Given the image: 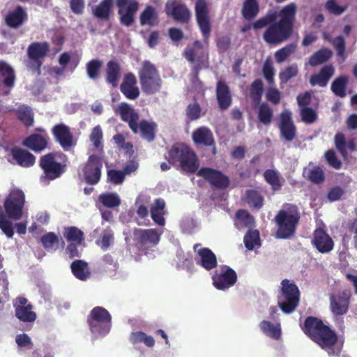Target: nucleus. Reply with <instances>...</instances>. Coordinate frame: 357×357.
Here are the masks:
<instances>
[{
    "label": "nucleus",
    "instance_id": "obj_37",
    "mask_svg": "<svg viewBox=\"0 0 357 357\" xmlns=\"http://www.w3.org/2000/svg\"><path fill=\"white\" fill-rule=\"evenodd\" d=\"M139 22L142 26H153L157 25L159 20L155 9L152 6H146L140 14Z\"/></svg>",
    "mask_w": 357,
    "mask_h": 357
},
{
    "label": "nucleus",
    "instance_id": "obj_27",
    "mask_svg": "<svg viewBox=\"0 0 357 357\" xmlns=\"http://www.w3.org/2000/svg\"><path fill=\"white\" fill-rule=\"evenodd\" d=\"M216 98L221 110L227 109L232 102V97L229 86L224 81H218L216 86Z\"/></svg>",
    "mask_w": 357,
    "mask_h": 357
},
{
    "label": "nucleus",
    "instance_id": "obj_43",
    "mask_svg": "<svg viewBox=\"0 0 357 357\" xmlns=\"http://www.w3.org/2000/svg\"><path fill=\"white\" fill-rule=\"evenodd\" d=\"M332 56V52L328 48H321L315 52L309 59L311 66H317L326 62Z\"/></svg>",
    "mask_w": 357,
    "mask_h": 357
},
{
    "label": "nucleus",
    "instance_id": "obj_44",
    "mask_svg": "<svg viewBox=\"0 0 357 357\" xmlns=\"http://www.w3.org/2000/svg\"><path fill=\"white\" fill-rule=\"evenodd\" d=\"M347 83L348 77L347 76H340L332 82L331 89L335 96L344 98L347 96Z\"/></svg>",
    "mask_w": 357,
    "mask_h": 357
},
{
    "label": "nucleus",
    "instance_id": "obj_52",
    "mask_svg": "<svg viewBox=\"0 0 357 357\" xmlns=\"http://www.w3.org/2000/svg\"><path fill=\"white\" fill-rule=\"evenodd\" d=\"M102 62L99 59H92L86 63V73L91 79H96L100 75Z\"/></svg>",
    "mask_w": 357,
    "mask_h": 357
},
{
    "label": "nucleus",
    "instance_id": "obj_58",
    "mask_svg": "<svg viewBox=\"0 0 357 357\" xmlns=\"http://www.w3.org/2000/svg\"><path fill=\"white\" fill-rule=\"evenodd\" d=\"M90 141L97 149H102V131L100 126L94 127L90 134Z\"/></svg>",
    "mask_w": 357,
    "mask_h": 357
},
{
    "label": "nucleus",
    "instance_id": "obj_64",
    "mask_svg": "<svg viewBox=\"0 0 357 357\" xmlns=\"http://www.w3.org/2000/svg\"><path fill=\"white\" fill-rule=\"evenodd\" d=\"M335 144L337 151L343 155H347V142L344 135L342 132H338L335 136Z\"/></svg>",
    "mask_w": 357,
    "mask_h": 357
},
{
    "label": "nucleus",
    "instance_id": "obj_54",
    "mask_svg": "<svg viewBox=\"0 0 357 357\" xmlns=\"http://www.w3.org/2000/svg\"><path fill=\"white\" fill-rule=\"evenodd\" d=\"M201 107L197 102L189 104L185 109L187 122L190 123L199 119L201 117Z\"/></svg>",
    "mask_w": 357,
    "mask_h": 357
},
{
    "label": "nucleus",
    "instance_id": "obj_50",
    "mask_svg": "<svg viewBox=\"0 0 357 357\" xmlns=\"http://www.w3.org/2000/svg\"><path fill=\"white\" fill-rule=\"evenodd\" d=\"M265 181L271 186L274 191L279 190L282 187L278 173L273 169H266L264 173Z\"/></svg>",
    "mask_w": 357,
    "mask_h": 357
},
{
    "label": "nucleus",
    "instance_id": "obj_2",
    "mask_svg": "<svg viewBox=\"0 0 357 357\" xmlns=\"http://www.w3.org/2000/svg\"><path fill=\"white\" fill-rule=\"evenodd\" d=\"M296 11L297 6L294 3L284 6L278 13L279 20L268 26L264 32V40L273 45H278L288 40L293 33Z\"/></svg>",
    "mask_w": 357,
    "mask_h": 357
},
{
    "label": "nucleus",
    "instance_id": "obj_51",
    "mask_svg": "<svg viewBox=\"0 0 357 357\" xmlns=\"http://www.w3.org/2000/svg\"><path fill=\"white\" fill-rule=\"evenodd\" d=\"M100 202L107 208H115L121 204V199L116 193H104L99 196Z\"/></svg>",
    "mask_w": 357,
    "mask_h": 357
},
{
    "label": "nucleus",
    "instance_id": "obj_57",
    "mask_svg": "<svg viewBox=\"0 0 357 357\" xmlns=\"http://www.w3.org/2000/svg\"><path fill=\"white\" fill-rule=\"evenodd\" d=\"M295 45L289 44L278 50L275 53V59L278 63H282L287 59L291 53L294 52Z\"/></svg>",
    "mask_w": 357,
    "mask_h": 357
},
{
    "label": "nucleus",
    "instance_id": "obj_46",
    "mask_svg": "<svg viewBox=\"0 0 357 357\" xmlns=\"http://www.w3.org/2000/svg\"><path fill=\"white\" fill-rule=\"evenodd\" d=\"M17 119L26 127L33 124V114L28 106H22L16 110Z\"/></svg>",
    "mask_w": 357,
    "mask_h": 357
},
{
    "label": "nucleus",
    "instance_id": "obj_36",
    "mask_svg": "<svg viewBox=\"0 0 357 357\" xmlns=\"http://www.w3.org/2000/svg\"><path fill=\"white\" fill-rule=\"evenodd\" d=\"M15 313L16 317L22 322L33 323L37 318L36 313L33 311L31 304H29L27 306H15Z\"/></svg>",
    "mask_w": 357,
    "mask_h": 357
},
{
    "label": "nucleus",
    "instance_id": "obj_11",
    "mask_svg": "<svg viewBox=\"0 0 357 357\" xmlns=\"http://www.w3.org/2000/svg\"><path fill=\"white\" fill-rule=\"evenodd\" d=\"M102 168V157L91 155L82 167L84 181L89 185H96L100 180Z\"/></svg>",
    "mask_w": 357,
    "mask_h": 357
},
{
    "label": "nucleus",
    "instance_id": "obj_63",
    "mask_svg": "<svg viewBox=\"0 0 357 357\" xmlns=\"http://www.w3.org/2000/svg\"><path fill=\"white\" fill-rule=\"evenodd\" d=\"M125 174L123 171L110 169L107 171V180L113 184L118 185L123 182Z\"/></svg>",
    "mask_w": 357,
    "mask_h": 357
},
{
    "label": "nucleus",
    "instance_id": "obj_29",
    "mask_svg": "<svg viewBox=\"0 0 357 357\" xmlns=\"http://www.w3.org/2000/svg\"><path fill=\"white\" fill-rule=\"evenodd\" d=\"M199 260L197 264L202 266L205 270L211 271L218 266V261L215 255L208 248H203L197 251Z\"/></svg>",
    "mask_w": 357,
    "mask_h": 357
},
{
    "label": "nucleus",
    "instance_id": "obj_25",
    "mask_svg": "<svg viewBox=\"0 0 357 357\" xmlns=\"http://www.w3.org/2000/svg\"><path fill=\"white\" fill-rule=\"evenodd\" d=\"M49 141L48 134L40 135L38 133H33L23 140L22 145L36 153H40L47 148Z\"/></svg>",
    "mask_w": 357,
    "mask_h": 357
},
{
    "label": "nucleus",
    "instance_id": "obj_8",
    "mask_svg": "<svg viewBox=\"0 0 357 357\" xmlns=\"http://www.w3.org/2000/svg\"><path fill=\"white\" fill-rule=\"evenodd\" d=\"M161 233L155 229H142L134 228L132 239L136 247L141 251L147 254L153 247L156 246L160 240Z\"/></svg>",
    "mask_w": 357,
    "mask_h": 357
},
{
    "label": "nucleus",
    "instance_id": "obj_55",
    "mask_svg": "<svg viewBox=\"0 0 357 357\" xmlns=\"http://www.w3.org/2000/svg\"><path fill=\"white\" fill-rule=\"evenodd\" d=\"M330 43L335 48L338 56L345 59L346 42L343 36H338L330 40Z\"/></svg>",
    "mask_w": 357,
    "mask_h": 357
},
{
    "label": "nucleus",
    "instance_id": "obj_28",
    "mask_svg": "<svg viewBox=\"0 0 357 357\" xmlns=\"http://www.w3.org/2000/svg\"><path fill=\"white\" fill-rule=\"evenodd\" d=\"M334 74V68L332 65H326L321 68L317 74H313L310 78V83L312 86L318 85L325 87L328 81Z\"/></svg>",
    "mask_w": 357,
    "mask_h": 357
},
{
    "label": "nucleus",
    "instance_id": "obj_33",
    "mask_svg": "<svg viewBox=\"0 0 357 357\" xmlns=\"http://www.w3.org/2000/svg\"><path fill=\"white\" fill-rule=\"evenodd\" d=\"M113 0H102L92 9L93 15L98 19L108 20L112 13Z\"/></svg>",
    "mask_w": 357,
    "mask_h": 357
},
{
    "label": "nucleus",
    "instance_id": "obj_17",
    "mask_svg": "<svg viewBox=\"0 0 357 357\" xmlns=\"http://www.w3.org/2000/svg\"><path fill=\"white\" fill-rule=\"evenodd\" d=\"M51 131L54 140L64 151H68L76 146L77 141L74 139L70 128L66 124L57 123L52 127Z\"/></svg>",
    "mask_w": 357,
    "mask_h": 357
},
{
    "label": "nucleus",
    "instance_id": "obj_21",
    "mask_svg": "<svg viewBox=\"0 0 357 357\" xmlns=\"http://www.w3.org/2000/svg\"><path fill=\"white\" fill-rule=\"evenodd\" d=\"M116 113L120 116L123 121L128 123L130 130H136L139 114L130 105L126 102H121L118 105Z\"/></svg>",
    "mask_w": 357,
    "mask_h": 357
},
{
    "label": "nucleus",
    "instance_id": "obj_10",
    "mask_svg": "<svg viewBox=\"0 0 357 357\" xmlns=\"http://www.w3.org/2000/svg\"><path fill=\"white\" fill-rule=\"evenodd\" d=\"M183 55L192 65V70L195 73H199L205 64V50L203 44L199 40H195L192 45H188Z\"/></svg>",
    "mask_w": 357,
    "mask_h": 357
},
{
    "label": "nucleus",
    "instance_id": "obj_41",
    "mask_svg": "<svg viewBox=\"0 0 357 357\" xmlns=\"http://www.w3.org/2000/svg\"><path fill=\"white\" fill-rule=\"evenodd\" d=\"M63 236L70 243H82L84 240V232L75 226L65 227Z\"/></svg>",
    "mask_w": 357,
    "mask_h": 357
},
{
    "label": "nucleus",
    "instance_id": "obj_35",
    "mask_svg": "<svg viewBox=\"0 0 357 357\" xmlns=\"http://www.w3.org/2000/svg\"><path fill=\"white\" fill-rule=\"evenodd\" d=\"M71 271L75 277L80 280H86L91 275L88 264L83 260H75L70 265Z\"/></svg>",
    "mask_w": 357,
    "mask_h": 357
},
{
    "label": "nucleus",
    "instance_id": "obj_34",
    "mask_svg": "<svg viewBox=\"0 0 357 357\" xmlns=\"http://www.w3.org/2000/svg\"><path fill=\"white\" fill-rule=\"evenodd\" d=\"M165 202L162 199H157L151 206L150 212L152 220L159 226H164L165 220L164 218V208Z\"/></svg>",
    "mask_w": 357,
    "mask_h": 357
},
{
    "label": "nucleus",
    "instance_id": "obj_53",
    "mask_svg": "<svg viewBox=\"0 0 357 357\" xmlns=\"http://www.w3.org/2000/svg\"><path fill=\"white\" fill-rule=\"evenodd\" d=\"M259 232L258 230H249L244 236L243 242L245 248L252 250L255 245H259Z\"/></svg>",
    "mask_w": 357,
    "mask_h": 357
},
{
    "label": "nucleus",
    "instance_id": "obj_15",
    "mask_svg": "<svg viewBox=\"0 0 357 357\" xmlns=\"http://www.w3.org/2000/svg\"><path fill=\"white\" fill-rule=\"evenodd\" d=\"M197 175L202 177L211 186L218 189H225L229 187L230 183V180L227 175L213 168L202 167L197 172Z\"/></svg>",
    "mask_w": 357,
    "mask_h": 357
},
{
    "label": "nucleus",
    "instance_id": "obj_48",
    "mask_svg": "<svg viewBox=\"0 0 357 357\" xmlns=\"http://www.w3.org/2000/svg\"><path fill=\"white\" fill-rule=\"evenodd\" d=\"M261 331L268 337L278 340L281 336V330L279 326L274 325L268 321H262L259 324Z\"/></svg>",
    "mask_w": 357,
    "mask_h": 357
},
{
    "label": "nucleus",
    "instance_id": "obj_19",
    "mask_svg": "<svg viewBox=\"0 0 357 357\" xmlns=\"http://www.w3.org/2000/svg\"><path fill=\"white\" fill-rule=\"evenodd\" d=\"M311 243L314 248L322 254L330 252L334 248L333 240L321 227L314 231Z\"/></svg>",
    "mask_w": 357,
    "mask_h": 357
},
{
    "label": "nucleus",
    "instance_id": "obj_13",
    "mask_svg": "<svg viewBox=\"0 0 357 357\" xmlns=\"http://www.w3.org/2000/svg\"><path fill=\"white\" fill-rule=\"evenodd\" d=\"M351 296V291L348 289L330 296V310L335 318L342 317L348 313Z\"/></svg>",
    "mask_w": 357,
    "mask_h": 357
},
{
    "label": "nucleus",
    "instance_id": "obj_60",
    "mask_svg": "<svg viewBox=\"0 0 357 357\" xmlns=\"http://www.w3.org/2000/svg\"><path fill=\"white\" fill-rule=\"evenodd\" d=\"M298 67L296 64L287 66L283 71L280 73L279 77L282 83H287L298 74Z\"/></svg>",
    "mask_w": 357,
    "mask_h": 357
},
{
    "label": "nucleus",
    "instance_id": "obj_38",
    "mask_svg": "<svg viewBox=\"0 0 357 357\" xmlns=\"http://www.w3.org/2000/svg\"><path fill=\"white\" fill-rule=\"evenodd\" d=\"M0 76L3 77V84L7 88H12L15 81L13 68L6 62L0 61Z\"/></svg>",
    "mask_w": 357,
    "mask_h": 357
},
{
    "label": "nucleus",
    "instance_id": "obj_23",
    "mask_svg": "<svg viewBox=\"0 0 357 357\" xmlns=\"http://www.w3.org/2000/svg\"><path fill=\"white\" fill-rule=\"evenodd\" d=\"M194 143L205 146H213V154L216 153L215 142L212 131L206 126H201L195 129L192 134Z\"/></svg>",
    "mask_w": 357,
    "mask_h": 357
},
{
    "label": "nucleus",
    "instance_id": "obj_61",
    "mask_svg": "<svg viewBox=\"0 0 357 357\" xmlns=\"http://www.w3.org/2000/svg\"><path fill=\"white\" fill-rule=\"evenodd\" d=\"M324 171L319 167H314L309 170L308 179L316 184H319L324 181Z\"/></svg>",
    "mask_w": 357,
    "mask_h": 357
},
{
    "label": "nucleus",
    "instance_id": "obj_39",
    "mask_svg": "<svg viewBox=\"0 0 357 357\" xmlns=\"http://www.w3.org/2000/svg\"><path fill=\"white\" fill-rule=\"evenodd\" d=\"M250 98L252 105L260 104L264 93V84L260 79H256L249 87Z\"/></svg>",
    "mask_w": 357,
    "mask_h": 357
},
{
    "label": "nucleus",
    "instance_id": "obj_7",
    "mask_svg": "<svg viewBox=\"0 0 357 357\" xmlns=\"http://www.w3.org/2000/svg\"><path fill=\"white\" fill-rule=\"evenodd\" d=\"M281 284V298L278 305L284 313L291 314L299 304L300 291L297 285L287 279L282 280Z\"/></svg>",
    "mask_w": 357,
    "mask_h": 357
},
{
    "label": "nucleus",
    "instance_id": "obj_45",
    "mask_svg": "<svg viewBox=\"0 0 357 357\" xmlns=\"http://www.w3.org/2000/svg\"><path fill=\"white\" fill-rule=\"evenodd\" d=\"M129 340L132 344L144 343L148 347H153L155 345L154 338L142 331L131 333Z\"/></svg>",
    "mask_w": 357,
    "mask_h": 357
},
{
    "label": "nucleus",
    "instance_id": "obj_20",
    "mask_svg": "<svg viewBox=\"0 0 357 357\" xmlns=\"http://www.w3.org/2000/svg\"><path fill=\"white\" fill-rule=\"evenodd\" d=\"M279 128L280 135L285 141L291 142L296 137L297 130L289 111L285 110L280 114Z\"/></svg>",
    "mask_w": 357,
    "mask_h": 357
},
{
    "label": "nucleus",
    "instance_id": "obj_14",
    "mask_svg": "<svg viewBox=\"0 0 357 357\" xmlns=\"http://www.w3.org/2000/svg\"><path fill=\"white\" fill-rule=\"evenodd\" d=\"M121 24L130 26L135 22L139 4L136 0H116Z\"/></svg>",
    "mask_w": 357,
    "mask_h": 357
},
{
    "label": "nucleus",
    "instance_id": "obj_47",
    "mask_svg": "<svg viewBox=\"0 0 357 357\" xmlns=\"http://www.w3.org/2000/svg\"><path fill=\"white\" fill-rule=\"evenodd\" d=\"M238 228L251 227L255 223L254 217L246 210L239 209L236 213Z\"/></svg>",
    "mask_w": 357,
    "mask_h": 357
},
{
    "label": "nucleus",
    "instance_id": "obj_30",
    "mask_svg": "<svg viewBox=\"0 0 357 357\" xmlns=\"http://www.w3.org/2000/svg\"><path fill=\"white\" fill-rule=\"evenodd\" d=\"M50 45L47 42H33L27 48V55L29 59H43L47 55Z\"/></svg>",
    "mask_w": 357,
    "mask_h": 357
},
{
    "label": "nucleus",
    "instance_id": "obj_1",
    "mask_svg": "<svg viewBox=\"0 0 357 357\" xmlns=\"http://www.w3.org/2000/svg\"><path fill=\"white\" fill-rule=\"evenodd\" d=\"M301 328L303 333L328 355L338 356L340 349H335L338 337L336 333L316 317L308 316Z\"/></svg>",
    "mask_w": 357,
    "mask_h": 357
},
{
    "label": "nucleus",
    "instance_id": "obj_26",
    "mask_svg": "<svg viewBox=\"0 0 357 357\" xmlns=\"http://www.w3.org/2000/svg\"><path fill=\"white\" fill-rule=\"evenodd\" d=\"M157 128L158 125L155 122L142 119L139 122L137 121L136 130L135 129L131 130L134 134L140 133L143 139L151 142L155 139Z\"/></svg>",
    "mask_w": 357,
    "mask_h": 357
},
{
    "label": "nucleus",
    "instance_id": "obj_62",
    "mask_svg": "<svg viewBox=\"0 0 357 357\" xmlns=\"http://www.w3.org/2000/svg\"><path fill=\"white\" fill-rule=\"evenodd\" d=\"M301 116L302 121L307 124H311L317 119V114L315 111L308 107H305L301 109Z\"/></svg>",
    "mask_w": 357,
    "mask_h": 357
},
{
    "label": "nucleus",
    "instance_id": "obj_49",
    "mask_svg": "<svg viewBox=\"0 0 357 357\" xmlns=\"http://www.w3.org/2000/svg\"><path fill=\"white\" fill-rule=\"evenodd\" d=\"M273 110L267 103L259 105L258 119L264 125H269L273 119Z\"/></svg>",
    "mask_w": 357,
    "mask_h": 357
},
{
    "label": "nucleus",
    "instance_id": "obj_3",
    "mask_svg": "<svg viewBox=\"0 0 357 357\" xmlns=\"http://www.w3.org/2000/svg\"><path fill=\"white\" fill-rule=\"evenodd\" d=\"M300 218V213L296 205H289L287 209L280 210L275 217L278 227L276 236L278 238L287 239L294 236Z\"/></svg>",
    "mask_w": 357,
    "mask_h": 357
},
{
    "label": "nucleus",
    "instance_id": "obj_42",
    "mask_svg": "<svg viewBox=\"0 0 357 357\" xmlns=\"http://www.w3.org/2000/svg\"><path fill=\"white\" fill-rule=\"evenodd\" d=\"M259 11L257 0H245L242 8V15L248 20L255 18Z\"/></svg>",
    "mask_w": 357,
    "mask_h": 357
},
{
    "label": "nucleus",
    "instance_id": "obj_32",
    "mask_svg": "<svg viewBox=\"0 0 357 357\" xmlns=\"http://www.w3.org/2000/svg\"><path fill=\"white\" fill-rule=\"evenodd\" d=\"M121 77V66L117 61L111 60L107 62L105 70L107 83L116 88Z\"/></svg>",
    "mask_w": 357,
    "mask_h": 357
},
{
    "label": "nucleus",
    "instance_id": "obj_56",
    "mask_svg": "<svg viewBox=\"0 0 357 357\" xmlns=\"http://www.w3.org/2000/svg\"><path fill=\"white\" fill-rule=\"evenodd\" d=\"M40 241L44 248L50 250L53 248L54 245L59 243V239L54 232H48L41 237Z\"/></svg>",
    "mask_w": 357,
    "mask_h": 357
},
{
    "label": "nucleus",
    "instance_id": "obj_16",
    "mask_svg": "<svg viewBox=\"0 0 357 357\" xmlns=\"http://www.w3.org/2000/svg\"><path fill=\"white\" fill-rule=\"evenodd\" d=\"M199 162L195 151L189 146L180 143V167L187 173L198 172Z\"/></svg>",
    "mask_w": 357,
    "mask_h": 357
},
{
    "label": "nucleus",
    "instance_id": "obj_40",
    "mask_svg": "<svg viewBox=\"0 0 357 357\" xmlns=\"http://www.w3.org/2000/svg\"><path fill=\"white\" fill-rule=\"evenodd\" d=\"M245 200L248 206L252 209L259 210L264 205L263 196L259 192L254 189H249L246 190Z\"/></svg>",
    "mask_w": 357,
    "mask_h": 357
},
{
    "label": "nucleus",
    "instance_id": "obj_6",
    "mask_svg": "<svg viewBox=\"0 0 357 357\" xmlns=\"http://www.w3.org/2000/svg\"><path fill=\"white\" fill-rule=\"evenodd\" d=\"M66 157L61 152H50L40 156L39 166L43 172V176L49 181H53L62 176L66 171V164L56 160L58 157Z\"/></svg>",
    "mask_w": 357,
    "mask_h": 357
},
{
    "label": "nucleus",
    "instance_id": "obj_18",
    "mask_svg": "<svg viewBox=\"0 0 357 357\" xmlns=\"http://www.w3.org/2000/svg\"><path fill=\"white\" fill-rule=\"evenodd\" d=\"M214 287L219 290H225L234 285L237 281V274L228 266H222L221 271H215L212 277Z\"/></svg>",
    "mask_w": 357,
    "mask_h": 357
},
{
    "label": "nucleus",
    "instance_id": "obj_22",
    "mask_svg": "<svg viewBox=\"0 0 357 357\" xmlns=\"http://www.w3.org/2000/svg\"><path fill=\"white\" fill-rule=\"evenodd\" d=\"M137 83V78L132 73L124 75L120 85V91L127 99L134 100L139 98L140 91Z\"/></svg>",
    "mask_w": 357,
    "mask_h": 357
},
{
    "label": "nucleus",
    "instance_id": "obj_31",
    "mask_svg": "<svg viewBox=\"0 0 357 357\" xmlns=\"http://www.w3.org/2000/svg\"><path fill=\"white\" fill-rule=\"evenodd\" d=\"M13 159L23 167H32L36 162V157L27 150L15 148L11 151Z\"/></svg>",
    "mask_w": 357,
    "mask_h": 357
},
{
    "label": "nucleus",
    "instance_id": "obj_9",
    "mask_svg": "<svg viewBox=\"0 0 357 357\" xmlns=\"http://www.w3.org/2000/svg\"><path fill=\"white\" fill-rule=\"evenodd\" d=\"M25 204V195L22 190L13 189L4 201L5 211L8 218L15 220H20L23 213Z\"/></svg>",
    "mask_w": 357,
    "mask_h": 357
},
{
    "label": "nucleus",
    "instance_id": "obj_24",
    "mask_svg": "<svg viewBox=\"0 0 357 357\" xmlns=\"http://www.w3.org/2000/svg\"><path fill=\"white\" fill-rule=\"evenodd\" d=\"M28 20L26 10L22 6H17L9 11L5 16V23L10 29H18Z\"/></svg>",
    "mask_w": 357,
    "mask_h": 357
},
{
    "label": "nucleus",
    "instance_id": "obj_5",
    "mask_svg": "<svg viewBox=\"0 0 357 357\" xmlns=\"http://www.w3.org/2000/svg\"><path fill=\"white\" fill-rule=\"evenodd\" d=\"M87 324L93 335L105 336L111 330L112 316L107 310L97 306L93 307L87 316Z\"/></svg>",
    "mask_w": 357,
    "mask_h": 357
},
{
    "label": "nucleus",
    "instance_id": "obj_12",
    "mask_svg": "<svg viewBox=\"0 0 357 357\" xmlns=\"http://www.w3.org/2000/svg\"><path fill=\"white\" fill-rule=\"evenodd\" d=\"M195 16L198 26L203 36V40L208 43L211 33V24L206 0H197Z\"/></svg>",
    "mask_w": 357,
    "mask_h": 357
},
{
    "label": "nucleus",
    "instance_id": "obj_59",
    "mask_svg": "<svg viewBox=\"0 0 357 357\" xmlns=\"http://www.w3.org/2000/svg\"><path fill=\"white\" fill-rule=\"evenodd\" d=\"M325 8L331 14L340 15L347 10V6H340L335 0H328L325 3Z\"/></svg>",
    "mask_w": 357,
    "mask_h": 357
},
{
    "label": "nucleus",
    "instance_id": "obj_4",
    "mask_svg": "<svg viewBox=\"0 0 357 357\" xmlns=\"http://www.w3.org/2000/svg\"><path fill=\"white\" fill-rule=\"evenodd\" d=\"M138 74L141 88L144 93L153 95L160 91L162 79L154 64L149 61H144Z\"/></svg>",
    "mask_w": 357,
    "mask_h": 357
}]
</instances>
